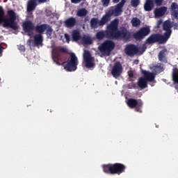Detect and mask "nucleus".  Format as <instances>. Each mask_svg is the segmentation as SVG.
<instances>
[{
	"label": "nucleus",
	"mask_w": 178,
	"mask_h": 178,
	"mask_svg": "<svg viewBox=\"0 0 178 178\" xmlns=\"http://www.w3.org/2000/svg\"><path fill=\"white\" fill-rule=\"evenodd\" d=\"M65 54H67V49L54 47L51 51L54 62L59 66L66 63L64 65V69L67 72H76V70H77V66L79 65V58L76 56V54L73 52L70 53L68 59ZM66 59H67V61H65Z\"/></svg>",
	"instance_id": "f257e3e1"
},
{
	"label": "nucleus",
	"mask_w": 178,
	"mask_h": 178,
	"mask_svg": "<svg viewBox=\"0 0 178 178\" xmlns=\"http://www.w3.org/2000/svg\"><path fill=\"white\" fill-rule=\"evenodd\" d=\"M102 168L107 175H122L126 171V165L120 163L104 164Z\"/></svg>",
	"instance_id": "f03ea898"
},
{
	"label": "nucleus",
	"mask_w": 178,
	"mask_h": 178,
	"mask_svg": "<svg viewBox=\"0 0 178 178\" xmlns=\"http://www.w3.org/2000/svg\"><path fill=\"white\" fill-rule=\"evenodd\" d=\"M8 17H5L3 21V27L12 29V30H19V24L16 22V13L13 10H9L7 12Z\"/></svg>",
	"instance_id": "7ed1b4c3"
},
{
	"label": "nucleus",
	"mask_w": 178,
	"mask_h": 178,
	"mask_svg": "<svg viewBox=\"0 0 178 178\" xmlns=\"http://www.w3.org/2000/svg\"><path fill=\"white\" fill-rule=\"evenodd\" d=\"M124 3H126V0H121V1L115 6L114 8L111 7L104 15L106 17H104V19L109 22L112 16H114L115 17L120 16L123 12Z\"/></svg>",
	"instance_id": "20e7f679"
},
{
	"label": "nucleus",
	"mask_w": 178,
	"mask_h": 178,
	"mask_svg": "<svg viewBox=\"0 0 178 178\" xmlns=\"http://www.w3.org/2000/svg\"><path fill=\"white\" fill-rule=\"evenodd\" d=\"M118 23L119 21L118 19L111 22L106 31V38H109V40H118Z\"/></svg>",
	"instance_id": "39448f33"
},
{
	"label": "nucleus",
	"mask_w": 178,
	"mask_h": 178,
	"mask_svg": "<svg viewBox=\"0 0 178 178\" xmlns=\"http://www.w3.org/2000/svg\"><path fill=\"white\" fill-rule=\"evenodd\" d=\"M156 42L160 44H166L168 39L161 33H153L145 41V44H147L148 45H152V44H156Z\"/></svg>",
	"instance_id": "423d86ee"
},
{
	"label": "nucleus",
	"mask_w": 178,
	"mask_h": 178,
	"mask_svg": "<svg viewBox=\"0 0 178 178\" xmlns=\"http://www.w3.org/2000/svg\"><path fill=\"white\" fill-rule=\"evenodd\" d=\"M98 49L102 54L111 55V52L115 49V42L112 40H105L99 46Z\"/></svg>",
	"instance_id": "0eeeda50"
},
{
	"label": "nucleus",
	"mask_w": 178,
	"mask_h": 178,
	"mask_svg": "<svg viewBox=\"0 0 178 178\" xmlns=\"http://www.w3.org/2000/svg\"><path fill=\"white\" fill-rule=\"evenodd\" d=\"M151 33L149 26H143L138 31L135 32L133 37L136 41H143Z\"/></svg>",
	"instance_id": "6e6552de"
},
{
	"label": "nucleus",
	"mask_w": 178,
	"mask_h": 178,
	"mask_svg": "<svg viewBox=\"0 0 178 178\" xmlns=\"http://www.w3.org/2000/svg\"><path fill=\"white\" fill-rule=\"evenodd\" d=\"M130 38H131V33L127 30V28L121 26L118 29V41H130Z\"/></svg>",
	"instance_id": "1a4fd4ad"
},
{
	"label": "nucleus",
	"mask_w": 178,
	"mask_h": 178,
	"mask_svg": "<svg viewBox=\"0 0 178 178\" xmlns=\"http://www.w3.org/2000/svg\"><path fill=\"white\" fill-rule=\"evenodd\" d=\"M127 105L129 108H131V109L135 108L136 112H140V113L143 112L141 111V108H143V101H141V99L137 100L133 98L129 99L127 100Z\"/></svg>",
	"instance_id": "9d476101"
},
{
	"label": "nucleus",
	"mask_w": 178,
	"mask_h": 178,
	"mask_svg": "<svg viewBox=\"0 0 178 178\" xmlns=\"http://www.w3.org/2000/svg\"><path fill=\"white\" fill-rule=\"evenodd\" d=\"M123 73V67L120 62L117 61L114 63L113 68L111 70V74L113 77L115 79H118V77H120V75Z\"/></svg>",
	"instance_id": "9b49d317"
},
{
	"label": "nucleus",
	"mask_w": 178,
	"mask_h": 178,
	"mask_svg": "<svg viewBox=\"0 0 178 178\" xmlns=\"http://www.w3.org/2000/svg\"><path fill=\"white\" fill-rule=\"evenodd\" d=\"M83 59L86 63V67L90 69L91 67H94V57L91 56V54L90 51L85 50L83 53Z\"/></svg>",
	"instance_id": "f8f14e48"
},
{
	"label": "nucleus",
	"mask_w": 178,
	"mask_h": 178,
	"mask_svg": "<svg viewBox=\"0 0 178 178\" xmlns=\"http://www.w3.org/2000/svg\"><path fill=\"white\" fill-rule=\"evenodd\" d=\"M104 17H106L105 15L102 16L101 20H99L98 18H92L90 19V27L92 29H98L100 26H105L108 21L104 19Z\"/></svg>",
	"instance_id": "ddd939ff"
},
{
	"label": "nucleus",
	"mask_w": 178,
	"mask_h": 178,
	"mask_svg": "<svg viewBox=\"0 0 178 178\" xmlns=\"http://www.w3.org/2000/svg\"><path fill=\"white\" fill-rule=\"evenodd\" d=\"M163 30L165 32L163 34V37L167 39V41L172 35V24L170 21H165L163 24Z\"/></svg>",
	"instance_id": "4468645a"
},
{
	"label": "nucleus",
	"mask_w": 178,
	"mask_h": 178,
	"mask_svg": "<svg viewBox=\"0 0 178 178\" xmlns=\"http://www.w3.org/2000/svg\"><path fill=\"white\" fill-rule=\"evenodd\" d=\"M139 51L138 47L133 44H127L125 48V54L128 56H134V55H137Z\"/></svg>",
	"instance_id": "2eb2a0df"
},
{
	"label": "nucleus",
	"mask_w": 178,
	"mask_h": 178,
	"mask_svg": "<svg viewBox=\"0 0 178 178\" xmlns=\"http://www.w3.org/2000/svg\"><path fill=\"white\" fill-rule=\"evenodd\" d=\"M22 28L24 33H31V31L35 30V26H34V23H33V22L28 20L23 22Z\"/></svg>",
	"instance_id": "dca6fc26"
},
{
	"label": "nucleus",
	"mask_w": 178,
	"mask_h": 178,
	"mask_svg": "<svg viewBox=\"0 0 178 178\" xmlns=\"http://www.w3.org/2000/svg\"><path fill=\"white\" fill-rule=\"evenodd\" d=\"M77 24V19H76L75 17H68L65 22H64V26L67 27V29H73L74 26Z\"/></svg>",
	"instance_id": "f3484780"
},
{
	"label": "nucleus",
	"mask_w": 178,
	"mask_h": 178,
	"mask_svg": "<svg viewBox=\"0 0 178 178\" xmlns=\"http://www.w3.org/2000/svg\"><path fill=\"white\" fill-rule=\"evenodd\" d=\"M168 49H163L161 50L158 55V59L162 63H168Z\"/></svg>",
	"instance_id": "a211bd4d"
},
{
	"label": "nucleus",
	"mask_w": 178,
	"mask_h": 178,
	"mask_svg": "<svg viewBox=\"0 0 178 178\" xmlns=\"http://www.w3.org/2000/svg\"><path fill=\"white\" fill-rule=\"evenodd\" d=\"M35 8H37V0H29L26 6V11L28 13L35 10Z\"/></svg>",
	"instance_id": "6ab92c4d"
},
{
	"label": "nucleus",
	"mask_w": 178,
	"mask_h": 178,
	"mask_svg": "<svg viewBox=\"0 0 178 178\" xmlns=\"http://www.w3.org/2000/svg\"><path fill=\"white\" fill-rule=\"evenodd\" d=\"M170 13L172 16L175 17V19H178V5L176 2H173L170 6Z\"/></svg>",
	"instance_id": "aec40b11"
},
{
	"label": "nucleus",
	"mask_w": 178,
	"mask_h": 178,
	"mask_svg": "<svg viewBox=\"0 0 178 178\" xmlns=\"http://www.w3.org/2000/svg\"><path fill=\"white\" fill-rule=\"evenodd\" d=\"M143 78L150 83L155 80V74L148 71H143Z\"/></svg>",
	"instance_id": "412c9836"
},
{
	"label": "nucleus",
	"mask_w": 178,
	"mask_h": 178,
	"mask_svg": "<svg viewBox=\"0 0 178 178\" xmlns=\"http://www.w3.org/2000/svg\"><path fill=\"white\" fill-rule=\"evenodd\" d=\"M166 10H168V8L165 6L156 8L154 10V15L156 17H162V16L166 13Z\"/></svg>",
	"instance_id": "4be33fe9"
},
{
	"label": "nucleus",
	"mask_w": 178,
	"mask_h": 178,
	"mask_svg": "<svg viewBox=\"0 0 178 178\" xmlns=\"http://www.w3.org/2000/svg\"><path fill=\"white\" fill-rule=\"evenodd\" d=\"M144 9L145 12H151L154 9V0H146Z\"/></svg>",
	"instance_id": "5701e85b"
},
{
	"label": "nucleus",
	"mask_w": 178,
	"mask_h": 178,
	"mask_svg": "<svg viewBox=\"0 0 178 178\" xmlns=\"http://www.w3.org/2000/svg\"><path fill=\"white\" fill-rule=\"evenodd\" d=\"M138 86L140 88L144 90V88L148 87V81L144 77H140L138 81Z\"/></svg>",
	"instance_id": "b1692460"
},
{
	"label": "nucleus",
	"mask_w": 178,
	"mask_h": 178,
	"mask_svg": "<svg viewBox=\"0 0 178 178\" xmlns=\"http://www.w3.org/2000/svg\"><path fill=\"white\" fill-rule=\"evenodd\" d=\"M47 24H42L41 25H37L35 27V30L36 33H38L39 34H42L47 30Z\"/></svg>",
	"instance_id": "393cba45"
},
{
	"label": "nucleus",
	"mask_w": 178,
	"mask_h": 178,
	"mask_svg": "<svg viewBox=\"0 0 178 178\" xmlns=\"http://www.w3.org/2000/svg\"><path fill=\"white\" fill-rule=\"evenodd\" d=\"M88 15V11L86 8H80L76 12V16L78 17H86Z\"/></svg>",
	"instance_id": "a878e982"
},
{
	"label": "nucleus",
	"mask_w": 178,
	"mask_h": 178,
	"mask_svg": "<svg viewBox=\"0 0 178 178\" xmlns=\"http://www.w3.org/2000/svg\"><path fill=\"white\" fill-rule=\"evenodd\" d=\"M42 41H44V38H42V35L38 34L34 36V42L35 45H41L42 44Z\"/></svg>",
	"instance_id": "bb28decb"
},
{
	"label": "nucleus",
	"mask_w": 178,
	"mask_h": 178,
	"mask_svg": "<svg viewBox=\"0 0 178 178\" xmlns=\"http://www.w3.org/2000/svg\"><path fill=\"white\" fill-rule=\"evenodd\" d=\"M72 35L73 41H79L81 39V35H80V32L77 30L72 31Z\"/></svg>",
	"instance_id": "cd10ccee"
},
{
	"label": "nucleus",
	"mask_w": 178,
	"mask_h": 178,
	"mask_svg": "<svg viewBox=\"0 0 178 178\" xmlns=\"http://www.w3.org/2000/svg\"><path fill=\"white\" fill-rule=\"evenodd\" d=\"M131 23L133 27H139V26L141 24V21L137 17H133Z\"/></svg>",
	"instance_id": "c85d7f7f"
},
{
	"label": "nucleus",
	"mask_w": 178,
	"mask_h": 178,
	"mask_svg": "<svg viewBox=\"0 0 178 178\" xmlns=\"http://www.w3.org/2000/svg\"><path fill=\"white\" fill-rule=\"evenodd\" d=\"M105 37H106V31L104 32L103 31H100L96 34V38L97 40H104Z\"/></svg>",
	"instance_id": "c756f323"
},
{
	"label": "nucleus",
	"mask_w": 178,
	"mask_h": 178,
	"mask_svg": "<svg viewBox=\"0 0 178 178\" xmlns=\"http://www.w3.org/2000/svg\"><path fill=\"white\" fill-rule=\"evenodd\" d=\"M153 69L161 73L163 72V64L158 63L156 65L153 66Z\"/></svg>",
	"instance_id": "7c9ffc66"
},
{
	"label": "nucleus",
	"mask_w": 178,
	"mask_h": 178,
	"mask_svg": "<svg viewBox=\"0 0 178 178\" xmlns=\"http://www.w3.org/2000/svg\"><path fill=\"white\" fill-rule=\"evenodd\" d=\"M45 30H46V34L47 37H51V35H52V31H54V29H52V27H51L49 24H47Z\"/></svg>",
	"instance_id": "2f4dec72"
},
{
	"label": "nucleus",
	"mask_w": 178,
	"mask_h": 178,
	"mask_svg": "<svg viewBox=\"0 0 178 178\" xmlns=\"http://www.w3.org/2000/svg\"><path fill=\"white\" fill-rule=\"evenodd\" d=\"M172 80L174 83H177L178 84V69L175 68L174 72L172 74Z\"/></svg>",
	"instance_id": "473e14b6"
},
{
	"label": "nucleus",
	"mask_w": 178,
	"mask_h": 178,
	"mask_svg": "<svg viewBox=\"0 0 178 178\" xmlns=\"http://www.w3.org/2000/svg\"><path fill=\"white\" fill-rule=\"evenodd\" d=\"M5 19V10L2 6H0V24Z\"/></svg>",
	"instance_id": "72a5a7b5"
},
{
	"label": "nucleus",
	"mask_w": 178,
	"mask_h": 178,
	"mask_svg": "<svg viewBox=\"0 0 178 178\" xmlns=\"http://www.w3.org/2000/svg\"><path fill=\"white\" fill-rule=\"evenodd\" d=\"M82 42H83V44H92V40H91V38L90 37H83L82 38Z\"/></svg>",
	"instance_id": "f704fd0d"
},
{
	"label": "nucleus",
	"mask_w": 178,
	"mask_h": 178,
	"mask_svg": "<svg viewBox=\"0 0 178 178\" xmlns=\"http://www.w3.org/2000/svg\"><path fill=\"white\" fill-rule=\"evenodd\" d=\"M131 5L134 8H137V6H138V5H140V0H131Z\"/></svg>",
	"instance_id": "c9c22d12"
},
{
	"label": "nucleus",
	"mask_w": 178,
	"mask_h": 178,
	"mask_svg": "<svg viewBox=\"0 0 178 178\" xmlns=\"http://www.w3.org/2000/svg\"><path fill=\"white\" fill-rule=\"evenodd\" d=\"M102 3H103V6H109V3L111 2V0H102Z\"/></svg>",
	"instance_id": "e433bc0d"
},
{
	"label": "nucleus",
	"mask_w": 178,
	"mask_h": 178,
	"mask_svg": "<svg viewBox=\"0 0 178 178\" xmlns=\"http://www.w3.org/2000/svg\"><path fill=\"white\" fill-rule=\"evenodd\" d=\"M154 2L156 6H162V3H163V0H154Z\"/></svg>",
	"instance_id": "4c0bfd02"
},
{
	"label": "nucleus",
	"mask_w": 178,
	"mask_h": 178,
	"mask_svg": "<svg viewBox=\"0 0 178 178\" xmlns=\"http://www.w3.org/2000/svg\"><path fill=\"white\" fill-rule=\"evenodd\" d=\"M18 49L21 52H24L26 51V47H24V45L20 44L19 46H18Z\"/></svg>",
	"instance_id": "58836bf2"
},
{
	"label": "nucleus",
	"mask_w": 178,
	"mask_h": 178,
	"mask_svg": "<svg viewBox=\"0 0 178 178\" xmlns=\"http://www.w3.org/2000/svg\"><path fill=\"white\" fill-rule=\"evenodd\" d=\"M147 49V44L145 43L142 45V51L145 52V50Z\"/></svg>",
	"instance_id": "ea45409f"
},
{
	"label": "nucleus",
	"mask_w": 178,
	"mask_h": 178,
	"mask_svg": "<svg viewBox=\"0 0 178 178\" xmlns=\"http://www.w3.org/2000/svg\"><path fill=\"white\" fill-rule=\"evenodd\" d=\"M72 3H80L81 0H71Z\"/></svg>",
	"instance_id": "a19ab883"
},
{
	"label": "nucleus",
	"mask_w": 178,
	"mask_h": 178,
	"mask_svg": "<svg viewBox=\"0 0 178 178\" xmlns=\"http://www.w3.org/2000/svg\"><path fill=\"white\" fill-rule=\"evenodd\" d=\"M65 40H67V41H68V42H69V41H70V37L69 36V35L65 34Z\"/></svg>",
	"instance_id": "79ce46f5"
},
{
	"label": "nucleus",
	"mask_w": 178,
	"mask_h": 178,
	"mask_svg": "<svg viewBox=\"0 0 178 178\" xmlns=\"http://www.w3.org/2000/svg\"><path fill=\"white\" fill-rule=\"evenodd\" d=\"M3 51V47L0 44V56H2V52Z\"/></svg>",
	"instance_id": "37998d69"
},
{
	"label": "nucleus",
	"mask_w": 178,
	"mask_h": 178,
	"mask_svg": "<svg viewBox=\"0 0 178 178\" xmlns=\"http://www.w3.org/2000/svg\"><path fill=\"white\" fill-rule=\"evenodd\" d=\"M134 76V75L133 74V72H129V77H130V79H133Z\"/></svg>",
	"instance_id": "c03bdc74"
},
{
	"label": "nucleus",
	"mask_w": 178,
	"mask_h": 178,
	"mask_svg": "<svg viewBox=\"0 0 178 178\" xmlns=\"http://www.w3.org/2000/svg\"><path fill=\"white\" fill-rule=\"evenodd\" d=\"M119 1H120V0H113V3H118V2H119Z\"/></svg>",
	"instance_id": "a18cd8bd"
},
{
	"label": "nucleus",
	"mask_w": 178,
	"mask_h": 178,
	"mask_svg": "<svg viewBox=\"0 0 178 178\" xmlns=\"http://www.w3.org/2000/svg\"><path fill=\"white\" fill-rule=\"evenodd\" d=\"M135 63H136V65H138V60H136Z\"/></svg>",
	"instance_id": "49530a36"
}]
</instances>
